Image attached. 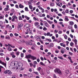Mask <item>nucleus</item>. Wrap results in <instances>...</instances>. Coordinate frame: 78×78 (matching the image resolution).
Masks as SVG:
<instances>
[{"mask_svg":"<svg viewBox=\"0 0 78 78\" xmlns=\"http://www.w3.org/2000/svg\"><path fill=\"white\" fill-rule=\"evenodd\" d=\"M62 32L61 30H60L58 32V34H62Z\"/></svg>","mask_w":78,"mask_h":78,"instance_id":"58836bf2","label":"nucleus"},{"mask_svg":"<svg viewBox=\"0 0 78 78\" xmlns=\"http://www.w3.org/2000/svg\"><path fill=\"white\" fill-rule=\"evenodd\" d=\"M30 27V24H26L24 27V28L25 29H27V28H29Z\"/></svg>","mask_w":78,"mask_h":78,"instance_id":"0eeeda50","label":"nucleus"},{"mask_svg":"<svg viewBox=\"0 0 78 78\" xmlns=\"http://www.w3.org/2000/svg\"><path fill=\"white\" fill-rule=\"evenodd\" d=\"M69 24L71 26H72V25H73V24H74V23L73 22V21H70L69 22Z\"/></svg>","mask_w":78,"mask_h":78,"instance_id":"2eb2a0df","label":"nucleus"},{"mask_svg":"<svg viewBox=\"0 0 78 78\" xmlns=\"http://www.w3.org/2000/svg\"><path fill=\"white\" fill-rule=\"evenodd\" d=\"M68 5H69V6H70V5H71V4L69 2L68 4V5H66L67 6H68Z\"/></svg>","mask_w":78,"mask_h":78,"instance_id":"09e8293b","label":"nucleus"},{"mask_svg":"<svg viewBox=\"0 0 78 78\" xmlns=\"http://www.w3.org/2000/svg\"><path fill=\"white\" fill-rule=\"evenodd\" d=\"M6 60L7 61H9V58L7 57H6Z\"/></svg>","mask_w":78,"mask_h":78,"instance_id":"79ce46f5","label":"nucleus"},{"mask_svg":"<svg viewBox=\"0 0 78 78\" xmlns=\"http://www.w3.org/2000/svg\"><path fill=\"white\" fill-rule=\"evenodd\" d=\"M74 42H77V40H76V39H75V40H73Z\"/></svg>","mask_w":78,"mask_h":78,"instance_id":"052dcab7","label":"nucleus"},{"mask_svg":"<svg viewBox=\"0 0 78 78\" xmlns=\"http://www.w3.org/2000/svg\"><path fill=\"white\" fill-rule=\"evenodd\" d=\"M50 32H48L47 33V35L48 36H50Z\"/></svg>","mask_w":78,"mask_h":78,"instance_id":"ea45409f","label":"nucleus"},{"mask_svg":"<svg viewBox=\"0 0 78 78\" xmlns=\"http://www.w3.org/2000/svg\"><path fill=\"white\" fill-rule=\"evenodd\" d=\"M70 46H71V47H72V46H73V43L72 42H71L70 43Z\"/></svg>","mask_w":78,"mask_h":78,"instance_id":"c9c22d12","label":"nucleus"},{"mask_svg":"<svg viewBox=\"0 0 78 78\" xmlns=\"http://www.w3.org/2000/svg\"><path fill=\"white\" fill-rule=\"evenodd\" d=\"M31 30H32L31 28L30 27H28L27 30V31L29 32V31H30Z\"/></svg>","mask_w":78,"mask_h":78,"instance_id":"a211bd4d","label":"nucleus"},{"mask_svg":"<svg viewBox=\"0 0 78 78\" xmlns=\"http://www.w3.org/2000/svg\"><path fill=\"white\" fill-rule=\"evenodd\" d=\"M8 10H9V9H8V8H6L4 9L5 11H8Z\"/></svg>","mask_w":78,"mask_h":78,"instance_id":"e433bc0d","label":"nucleus"},{"mask_svg":"<svg viewBox=\"0 0 78 78\" xmlns=\"http://www.w3.org/2000/svg\"><path fill=\"white\" fill-rule=\"evenodd\" d=\"M19 19L20 20H22V17H21V16H20L19 17Z\"/></svg>","mask_w":78,"mask_h":78,"instance_id":"774afa93","label":"nucleus"},{"mask_svg":"<svg viewBox=\"0 0 78 78\" xmlns=\"http://www.w3.org/2000/svg\"><path fill=\"white\" fill-rule=\"evenodd\" d=\"M3 67L1 66H0V72L2 71V69H3Z\"/></svg>","mask_w":78,"mask_h":78,"instance_id":"393cba45","label":"nucleus"},{"mask_svg":"<svg viewBox=\"0 0 78 78\" xmlns=\"http://www.w3.org/2000/svg\"><path fill=\"white\" fill-rule=\"evenodd\" d=\"M65 21H66V22H67L69 20V19H68V17L67 16H66L65 18Z\"/></svg>","mask_w":78,"mask_h":78,"instance_id":"f8f14e48","label":"nucleus"},{"mask_svg":"<svg viewBox=\"0 0 78 78\" xmlns=\"http://www.w3.org/2000/svg\"><path fill=\"white\" fill-rule=\"evenodd\" d=\"M3 27H5V25H3V23L2 22H0V28L3 29Z\"/></svg>","mask_w":78,"mask_h":78,"instance_id":"39448f33","label":"nucleus"},{"mask_svg":"<svg viewBox=\"0 0 78 78\" xmlns=\"http://www.w3.org/2000/svg\"><path fill=\"white\" fill-rule=\"evenodd\" d=\"M8 50L9 51H11V50H12V49H11V48L10 47H8Z\"/></svg>","mask_w":78,"mask_h":78,"instance_id":"412c9836","label":"nucleus"},{"mask_svg":"<svg viewBox=\"0 0 78 78\" xmlns=\"http://www.w3.org/2000/svg\"><path fill=\"white\" fill-rule=\"evenodd\" d=\"M14 17V18L15 19H17V16H13Z\"/></svg>","mask_w":78,"mask_h":78,"instance_id":"8fccbe9b","label":"nucleus"},{"mask_svg":"<svg viewBox=\"0 0 78 78\" xmlns=\"http://www.w3.org/2000/svg\"><path fill=\"white\" fill-rule=\"evenodd\" d=\"M41 75H44L45 74V73L43 71L41 73Z\"/></svg>","mask_w":78,"mask_h":78,"instance_id":"bb28decb","label":"nucleus"},{"mask_svg":"<svg viewBox=\"0 0 78 78\" xmlns=\"http://www.w3.org/2000/svg\"><path fill=\"white\" fill-rule=\"evenodd\" d=\"M28 70L29 72H31L32 71V69H31V68H29L28 69Z\"/></svg>","mask_w":78,"mask_h":78,"instance_id":"c03bdc74","label":"nucleus"},{"mask_svg":"<svg viewBox=\"0 0 78 78\" xmlns=\"http://www.w3.org/2000/svg\"><path fill=\"white\" fill-rule=\"evenodd\" d=\"M15 7L16 8H19V6H18V5H15Z\"/></svg>","mask_w":78,"mask_h":78,"instance_id":"6e6d98bb","label":"nucleus"},{"mask_svg":"<svg viewBox=\"0 0 78 78\" xmlns=\"http://www.w3.org/2000/svg\"><path fill=\"white\" fill-rule=\"evenodd\" d=\"M23 26V24L22 23V22H20L18 23V29H19L21 27H22Z\"/></svg>","mask_w":78,"mask_h":78,"instance_id":"20e7f679","label":"nucleus"},{"mask_svg":"<svg viewBox=\"0 0 78 78\" xmlns=\"http://www.w3.org/2000/svg\"><path fill=\"white\" fill-rule=\"evenodd\" d=\"M34 64H37V61H35L34 62Z\"/></svg>","mask_w":78,"mask_h":78,"instance_id":"3c124183","label":"nucleus"},{"mask_svg":"<svg viewBox=\"0 0 78 78\" xmlns=\"http://www.w3.org/2000/svg\"><path fill=\"white\" fill-rule=\"evenodd\" d=\"M70 36L71 38H73V36L72 35V34H70Z\"/></svg>","mask_w":78,"mask_h":78,"instance_id":"13d9d810","label":"nucleus"},{"mask_svg":"<svg viewBox=\"0 0 78 78\" xmlns=\"http://www.w3.org/2000/svg\"><path fill=\"white\" fill-rule=\"evenodd\" d=\"M12 13L14 12V9H12Z\"/></svg>","mask_w":78,"mask_h":78,"instance_id":"69168bd1","label":"nucleus"},{"mask_svg":"<svg viewBox=\"0 0 78 78\" xmlns=\"http://www.w3.org/2000/svg\"><path fill=\"white\" fill-rule=\"evenodd\" d=\"M68 58L69 59V61L71 63H73V62L72 61V59H71V57H70V56H69L68 57Z\"/></svg>","mask_w":78,"mask_h":78,"instance_id":"9d476101","label":"nucleus"},{"mask_svg":"<svg viewBox=\"0 0 78 78\" xmlns=\"http://www.w3.org/2000/svg\"><path fill=\"white\" fill-rule=\"evenodd\" d=\"M8 45H9V46L10 47H12V48H15V46H14V45L12 46L9 44H8Z\"/></svg>","mask_w":78,"mask_h":78,"instance_id":"aec40b11","label":"nucleus"},{"mask_svg":"<svg viewBox=\"0 0 78 78\" xmlns=\"http://www.w3.org/2000/svg\"><path fill=\"white\" fill-rule=\"evenodd\" d=\"M4 34H7V31L6 30L5 31V32L4 33Z\"/></svg>","mask_w":78,"mask_h":78,"instance_id":"bf43d9fd","label":"nucleus"},{"mask_svg":"<svg viewBox=\"0 0 78 78\" xmlns=\"http://www.w3.org/2000/svg\"><path fill=\"white\" fill-rule=\"evenodd\" d=\"M58 58H59V59H63V58L62 57L58 56Z\"/></svg>","mask_w":78,"mask_h":78,"instance_id":"72a5a7b5","label":"nucleus"},{"mask_svg":"<svg viewBox=\"0 0 78 78\" xmlns=\"http://www.w3.org/2000/svg\"><path fill=\"white\" fill-rule=\"evenodd\" d=\"M61 53H62V54H64V50L63 49H61Z\"/></svg>","mask_w":78,"mask_h":78,"instance_id":"cd10ccee","label":"nucleus"},{"mask_svg":"<svg viewBox=\"0 0 78 78\" xmlns=\"http://www.w3.org/2000/svg\"><path fill=\"white\" fill-rule=\"evenodd\" d=\"M47 28L46 27H44L43 29V30H44V31H46L47 30Z\"/></svg>","mask_w":78,"mask_h":78,"instance_id":"a18cd8bd","label":"nucleus"},{"mask_svg":"<svg viewBox=\"0 0 78 78\" xmlns=\"http://www.w3.org/2000/svg\"><path fill=\"white\" fill-rule=\"evenodd\" d=\"M18 43H19V44H21V43H22V41H21V40H19L18 41Z\"/></svg>","mask_w":78,"mask_h":78,"instance_id":"5fc2aeb1","label":"nucleus"},{"mask_svg":"<svg viewBox=\"0 0 78 78\" xmlns=\"http://www.w3.org/2000/svg\"><path fill=\"white\" fill-rule=\"evenodd\" d=\"M56 4L58 6H60V7H61V6H62V3L58 2L57 4V3H56Z\"/></svg>","mask_w":78,"mask_h":78,"instance_id":"ddd939ff","label":"nucleus"},{"mask_svg":"<svg viewBox=\"0 0 78 78\" xmlns=\"http://www.w3.org/2000/svg\"><path fill=\"white\" fill-rule=\"evenodd\" d=\"M50 6H52V7L54 6V4L53 3H51L50 4Z\"/></svg>","mask_w":78,"mask_h":78,"instance_id":"a878e982","label":"nucleus"},{"mask_svg":"<svg viewBox=\"0 0 78 78\" xmlns=\"http://www.w3.org/2000/svg\"><path fill=\"white\" fill-rule=\"evenodd\" d=\"M58 16H60L61 17L62 16V14L60 13H58Z\"/></svg>","mask_w":78,"mask_h":78,"instance_id":"0e129e2a","label":"nucleus"},{"mask_svg":"<svg viewBox=\"0 0 78 78\" xmlns=\"http://www.w3.org/2000/svg\"><path fill=\"white\" fill-rule=\"evenodd\" d=\"M3 5H6V2H3Z\"/></svg>","mask_w":78,"mask_h":78,"instance_id":"680f3d73","label":"nucleus"},{"mask_svg":"<svg viewBox=\"0 0 78 78\" xmlns=\"http://www.w3.org/2000/svg\"><path fill=\"white\" fill-rule=\"evenodd\" d=\"M32 55H27L26 56V58H27V59H30V58H31V56Z\"/></svg>","mask_w":78,"mask_h":78,"instance_id":"6e6552de","label":"nucleus"},{"mask_svg":"<svg viewBox=\"0 0 78 78\" xmlns=\"http://www.w3.org/2000/svg\"><path fill=\"white\" fill-rule=\"evenodd\" d=\"M43 23L47 27H49V25L48 24H47V22H46V21H44L43 22Z\"/></svg>","mask_w":78,"mask_h":78,"instance_id":"1a4fd4ad","label":"nucleus"},{"mask_svg":"<svg viewBox=\"0 0 78 78\" xmlns=\"http://www.w3.org/2000/svg\"><path fill=\"white\" fill-rule=\"evenodd\" d=\"M15 20V19H14V17H12V22H14Z\"/></svg>","mask_w":78,"mask_h":78,"instance_id":"c85d7f7f","label":"nucleus"},{"mask_svg":"<svg viewBox=\"0 0 78 78\" xmlns=\"http://www.w3.org/2000/svg\"><path fill=\"white\" fill-rule=\"evenodd\" d=\"M38 8H39V9H40L41 10L42 9V7H41V6H38Z\"/></svg>","mask_w":78,"mask_h":78,"instance_id":"de8ad7c7","label":"nucleus"},{"mask_svg":"<svg viewBox=\"0 0 78 78\" xmlns=\"http://www.w3.org/2000/svg\"><path fill=\"white\" fill-rule=\"evenodd\" d=\"M62 14H64V15H66V12H65V11H63V12H62Z\"/></svg>","mask_w":78,"mask_h":78,"instance_id":"864d4df0","label":"nucleus"},{"mask_svg":"<svg viewBox=\"0 0 78 78\" xmlns=\"http://www.w3.org/2000/svg\"><path fill=\"white\" fill-rule=\"evenodd\" d=\"M29 34H33V33L32 32V30H30V31Z\"/></svg>","mask_w":78,"mask_h":78,"instance_id":"473e14b6","label":"nucleus"},{"mask_svg":"<svg viewBox=\"0 0 78 78\" xmlns=\"http://www.w3.org/2000/svg\"><path fill=\"white\" fill-rule=\"evenodd\" d=\"M52 28H55V25H54V24H53L52 25Z\"/></svg>","mask_w":78,"mask_h":78,"instance_id":"603ef678","label":"nucleus"},{"mask_svg":"<svg viewBox=\"0 0 78 78\" xmlns=\"http://www.w3.org/2000/svg\"><path fill=\"white\" fill-rule=\"evenodd\" d=\"M31 58L33 59V60H34V59H36V57H34L33 55H32L31 57Z\"/></svg>","mask_w":78,"mask_h":78,"instance_id":"9b49d317","label":"nucleus"},{"mask_svg":"<svg viewBox=\"0 0 78 78\" xmlns=\"http://www.w3.org/2000/svg\"><path fill=\"white\" fill-rule=\"evenodd\" d=\"M50 46H49V47H53V44L52 43H51L50 44Z\"/></svg>","mask_w":78,"mask_h":78,"instance_id":"4be33fe9","label":"nucleus"},{"mask_svg":"<svg viewBox=\"0 0 78 78\" xmlns=\"http://www.w3.org/2000/svg\"><path fill=\"white\" fill-rule=\"evenodd\" d=\"M16 53L17 56H19V54H20V52L19 51L16 52Z\"/></svg>","mask_w":78,"mask_h":78,"instance_id":"6ab92c4d","label":"nucleus"},{"mask_svg":"<svg viewBox=\"0 0 78 78\" xmlns=\"http://www.w3.org/2000/svg\"><path fill=\"white\" fill-rule=\"evenodd\" d=\"M47 22L50 24H52L53 23V22L51 21H49L48 20H46Z\"/></svg>","mask_w":78,"mask_h":78,"instance_id":"f3484780","label":"nucleus"},{"mask_svg":"<svg viewBox=\"0 0 78 78\" xmlns=\"http://www.w3.org/2000/svg\"><path fill=\"white\" fill-rule=\"evenodd\" d=\"M0 64H1L5 67H6V63H5L4 62H2L1 60H0Z\"/></svg>","mask_w":78,"mask_h":78,"instance_id":"423d86ee","label":"nucleus"},{"mask_svg":"<svg viewBox=\"0 0 78 78\" xmlns=\"http://www.w3.org/2000/svg\"><path fill=\"white\" fill-rule=\"evenodd\" d=\"M68 28L69 29H70V30H72V26H68Z\"/></svg>","mask_w":78,"mask_h":78,"instance_id":"5701e85b","label":"nucleus"},{"mask_svg":"<svg viewBox=\"0 0 78 78\" xmlns=\"http://www.w3.org/2000/svg\"><path fill=\"white\" fill-rule=\"evenodd\" d=\"M14 35L15 36H19V34L16 33Z\"/></svg>","mask_w":78,"mask_h":78,"instance_id":"e2e57ef3","label":"nucleus"},{"mask_svg":"<svg viewBox=\"0 0 78 78\" xmlns=\"http://www.w3.org/2000/svg\"><path fill=\"white\" fill-rule=\"evenodd\" d=\"M41 67H39L38 68V71H40L41 70Z\"/></svg>","mask_w":78,"mask_h":78,"instance_id":"4c0bfd02","label":"nucleus"},{"mask_svg":"<svg viewBox=\"0 0 78 78\" xmlns=\"http://www.w3.org/2000/svg\"><path fill=\"white\" fill-rule=\"evenodd\" d=\"M25 9L26 11H28V7H25Z\"/></svg>","mask_w":78,"mask_h":78,"instance_id":"c756f323","label":"nucleus"},{"mask_svg":"<svg viewBox=\"0 0 78 78\" xmlns=\"http://www.w3.org/2000/svg\"><path fill=\"white\" fill-rule=\"evenodd\" d=\"M40 64L41 65H42V66H44V64H43V62H40Z\"/></svg>","mask_w":78,"mask_h":78,"instance_id":"37998d69","label":"nucleus"},{"mask_svg":"<svg viewBox=\"0 0 78 78\" xmlns=\"http://www.w3.org/2000/svg\"><path fill=\"white\" fill-rule=\"evenodd\" d=\"M64 37L65 39H67V36L66 35H65L64 36Z\"/></svg>","mask_w":78,"mask_h":78,"instance_id":"2f4dec72","label":"nucleus"},{"mask_svg":"<svg viewBox=\"0 0 78 78\" xmlns=\"http://www.w3.org/2000/svg\"><path fill=\"white\" fill-rule=\"evenodd\" d=\"M41 10H41L42 12H44V9H41Z\"/></svg>","mask_w":78,"mask_h":78,"instance_id":"4d7b16f0","label":"nucleus"},{"mask_svg":"<svg viewBox=\"0 0 78 78\" xmlns=\"http://www.w3.org/2000/svg\"><path fill=\"white\" fill-rule=\"evenodd\" d=\"M34 25L35 26H37L38 25H39V23L38 22H36L34 23Z\"/></svg>","mask_w":78,"mask_h":78,"instance_id":"b1692460","label":"nucleus"},{"mask_svg":"<svg viewBox=\"0 0 78 78\" xmlns=\"http://www.w3.org/2000/svg\"><path fill=\"white\" fill-rule=\"evenodd\" d=\"M19 7L20 8H23L24 6L23 5H22L21 4H20L19 5Z\"/></svg>","mask_w":78,"mask_h":78,"instance_id":"4468645a","label":"nucleus"},{"mask_svg":"<svg viewBox=\"0 0 78 78\" xmlns=\"http://www.w3.org/2000/svg\"><path fill=\"white\" fill-rule=\"evenodd\" d=\"M65 12L66 13H69V10L68 9H66V10Z\"/></svg>","mask_w":78,"mask_h":78,"instance_id":"f704fd0d","label":"nucleus"},{"mask_svg":"<svg viewBox=\"0 0 78 78\" xmlns=\"http://www.w3.org/2000/svg\"><path fill=\"white\" fill-rule=\"evenodd\" d=\"M5 39H10V37L9 36H5Z\"/></svg>","mask_w":78,"mask_h":78,"instance_id":"dca6fc26","label":"nucleus"},{"mask_svg":"<svg viewBox=\"0 0 78 78\" xmlns=\"http://www.w3.org/2000/svg\"><path fill=\"white\" fill-rule=\"evenodd\" d=\"M16 62V63H17V64H16V62H14V63H13V66H16V67L15 68V69H16V70H18V69H19V66H20V65H19V63H18V62Z\"/></svg>","mask_w":78,"mask_h":78,"instance_id":"f257e3e1","label":"nucleus"},{"mask_svg":"<svg viewBox=\"0 0 78 78\" xmlns=\"http://www.w3.org/2000/svg\"><path fill=\"white\" fill-rule=\"evenodd\" d=\"M29 7L30 9H33V7H32V6H31V5H29Z\"/></svg>","mask_w":78,"mask_h":78,"instance_id":"7c9ffc66","label":"nucleus"},{"mask_svg":"<svg viewBox=\"0 0 78 78\" xmlns=\"http://www.w3.org/2000/svg\"><path fill=\"white\" fill-rule=\"evenodd\" d=\"M54 72L55 73H58L60 75L62 74L61 71L58 68L55 69L54 70Z\"/></svg>","mask_w":78,"mask_h":78,"instance_id":"f03ea898","label":"nucleus"},{"mask_svg":"<svg viewBox=\"0 0 78 78\" xmlns=\"http://www.w3.org/2000/svg\"><path fill=\"white\" fill-rule=\"evenodd\" d=\"M4 73H5V74H7V75H11L12 73L10 70H5L4 72Z\"/></svg>","mask_w":78,"mask_h":78,"instance_id":"7ed1b4c3","label":"nucleus"},{"mask_svg":"<svg viewBox=\"0 0 78 78\" xmlns=\"http://www.w3.org/2000/svg\"><path fill=\"white\" fill-rule=\"evenodd\" d=\"M55 36L56 38H58V37L59 36V35H58V34H56L55 35Z\"/></svg>","mask_w":78,"mask_h":78,"instance_id":"338daca9","label":"nucleus"},{"mask_svg":"<svg viewBox=\"0 0 78 78\" xmlns=\"http://www.w3.org/2000/svg\"><path fill=\"white\" fill-rule=\"evenodd\" d=\"M1 37L2 39H4L5 38V36H4L1 35Z\"/></svg>","mask_w":78,"mask_h":78,"instance_id":"a19ab883","label":"nucleus"},{"mask_svg":"<svg viewBox=\"0 0 78 78\" xmlns=\"http://www.w3.org/2000/svg\"><path fill=\"white\" fill-rule=\"evenodd\" d=\"M21 58H23V54L21 53Z\"/></svg>","mask_w":78,"mask_h":78,"instance_id":"49530a36","label":"nucleus"}]
</instances>
